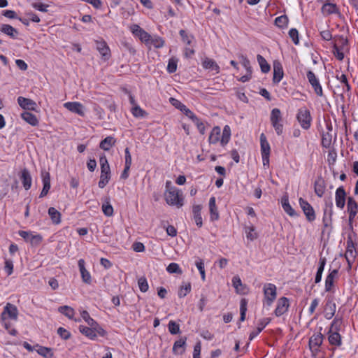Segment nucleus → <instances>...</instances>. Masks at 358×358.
<instances>
[{
  "label": "nucleus",
  "mask_w": 358,
  "mask_h": 358,
  "mask_svg": "<svg viewBox=\"0 0 358 358\" xmlns=\"http://www.w3.org/2000/svg\"><path fill=\"white\" fill-rule=\"evenodd\" d=\"M115 143V139L112 136H107L100 142L99 147L103 150H109Z\"/></svg>",
  "instance_id": "nucleus-39"
},
{
  "label": "nucleus",
  "mask_w": 358,
  "mask_h": 358,
  "mask_svg": "<svg viewBox=\"0 0 358 358\" xmlns=\"http://www.w3.org/2000/svg\"><path fill=\"white\" fill-rule=\"evenodd\" d=\"M189 118L192 119L194 123L196 125L199 132L201 134H204L206 128L203 122L201 121L194 114H193V116H191Z\"/></svg>",
  "instance_id": "nucleus-49"
},
{
  "label": "nucleus",
  "mask_w": 358,
  "mask_h": 358,
  "mask_svg": "<svg viewBox=\"0 0 358 358\" xmlns=\"http://www.w3.org/2000/svg\"><path fill=\"white\" fill-rule=\"evenodd\" d=\"M209 210L211 220H217L219 218V213L215 203V198L212 196L209 200Z\"/></svg>",
  "instance_id": "nucleus-34"
},
{
  "label": "nucleus",
  "mask_w": 358,
  "mask_h": 358,
  "mask_svg": "<svg viewBox=\"0 0 358 358\" xmlns=\"http://www.w3.org/2000/svg\"><path fill=\"white\" fill-rule=\"evenodd\" d=\"M191 291V284L189 282L185 284L180 287L178 292V296L180 298L185 297Z\"/></svg>",
  "instance_id": "nucleus-57"
},
{
  "label": "nucleus",
  "mask_w": 358,
  "mask_h": 358,
  "mask_svg": "<svg viewBox=\"0 0 358 358\" xmlns=\"http://www.w3.org/2000/svg\"><path fill=\"white\" fill-rule=\"evenodd\" d=\"M180 36L182 38V41L186 43L187 45H190L192 43V36L187 34V33L183 30L181 29L179 32Z\"/></svg>",
  "instance_id": "nucleus-64"
},
{
  "label": "nucleus",
  "mask_w": 358,
  "mask_h": 358,
  "mask_svg": "<svg viewBox=\"0 0 358 358\" xmlns=\"http://www.w3.org/2000/svg\"><path fill=\"white\" fill-rule=\"evenodd\" d=\"M18 234L27 242H29L33 245H38L43 239L40 234H33L31 231H19Z\"/></svg>",
  "instance_id": "nucleus-13"
},
{
  "label": "nucleus",
  "mask_w": 358,
  "mask_h": 358,
  "mask_svg": "<svg viewBox=\"0 0 358 358\" xmlns=\"http://www.w3.org/2000/svg\"><path fill=\"white\" fill-rule=\"evenodd\" d=\"M164 40L158 36H155L152 37L150 36V39L148 44L152 45L155 48H161L164 45Z\"/></svg>",
  "instance_id": "nucleus-45"
},
{
  "label": "nucleus",
  "mask_w": 358,
  "mask_h": 358,
  "mask_svg": "<svg viewBox=\"0 0 358 358\" xmlns=\"http://www.w3.org/2000/svg\"><path fill=\"white\" fill-rule=\"evenodd\" d=\"M323 335L321 333L313 334L309 340V345L311 349L317 350L322 345L323 341Z\"/></svg>",
  "instance_id": "nucleus-27"
},
{
  "label": "nucleus",
  "mask_w": 358,
  "mask_h": 358,
  "mask_svg": "<svg viewBox=\"0 0 358 358\" xmlns=\"http://www.w3.org/2000/svg\"><path fill=\"white\" fill-rule=\"evenodd\" d=\"M255 229L252 226L246 227L245 234L248 239L250 241H254L257 238V235L254 232Z\"/></svg>",
  "instance_id": "nucleus-63"
},
{
  "label": "nucleus",
  "mask_w": 358,
  "mask_h": 358,
  "mask_svg": "<svg viewBox=\"0 0 358 358\" xmlns=\"http://www.w3.org/2000/svg\"><path fill=\"white\" fill-rule=\"evenodd\" d=\"M348 50V41L347 38L340 36L336 40L333 46V53L337 59L342 61L344 58V52Z\"/></svg>",
  "instance_id": "nucleus-5"
},
{
  "label": "nucleus",
  "mask_w": 358,
  "mask_h": 358,
  "mask_svg": "<svg viewBox=\"0 0 358 358\" xmlns=\"http://www.w3.org/2000/svg\"><path fill=\"white\" fill-rule=\"evenodd\" d=\"M133 115L136 117H143L145 115L146 113L140 106L135 105L131 110Z\"/></svg>",
  "instance_id": "nucleus-59"
},
{
  "label": "nucleus",
  "mask_w": 358,
  "mask_h": 358,
  "mask_svg": "<svg viewBox=\"0 0 358 358\" xmlns=\"http://www.w3.org/2000/svg\"><path fill=\"white\" fill-rule=\"evenodd\" d=\"M168 329L170 334L173 335L180 333V325L173 320L169 321L168 324Z\"/></svg>",
  "instance_id": "nucleus-51"
},
{
  "label": "nucleus",
  "mask_w": 358,
  "mask_h": 358,
  "mask_svg": "<svg viewBox=\"0 0 358 358\" xmlns=\"http://www.w3.org/2000/svg\"><path fill=\"white\" fill-rule=\"evenodd\" d=\"M201 208L202 207L201 205H194L192 206V213L194 220L195 221L196 224L199 227H201L203 224L202 217L201 215Z\"/></svg>",
  "instance_id": "nucleus-31"
},
{
  "label": "nucleus",
  "mask_w": 358,
  "mask_h": 358,
  "mask_svg": "<svg viewBox=\"0 0 358 358\" xmlns=\"http://www.w3.org/2000/svg\"><path fill=\"white\" fill-rule=\"evenodd\" d=\"M328 339L329 343L332 345L340 346L342 343L341 336L338 332L329 331Z\"/></svg>",
  "instance_id": "nucleus-40"
},
{
  "label": "nucleus",
  "mask_w": 358,
  "mask_h": 358,
  "mask_svg": "<svg viewBox=\"0 0 358 358\" xmlns=\"http://www.w3.org/2000/svg\"><path fill=\"white\" fill-rule=\"evenodd\" d=\"M289 37L292 38L293 43L295 44V45H298L299 43V31L296 29L295 28H292L289 31Z\"/></svg>",
  "instance_id": "nucleus-62"
},
{
  "label": "nucleus",
  "mask_w": 358,
  "mask_h": 358,
  "mask_svg": "<svg viewBox=\"0 0 358 358\" xmlns=\"http://www.w3.org/2000/svg\"><path fill=\"white\" fill-rule=\"evenodd\" d=\"M288 23V18L286 15H281L275 18V24L278 27H286Z\"/></svg>",
  "instance_id": "nucleus-55"
},
{
  "label": "nucleus",
  "mask_w": 358,
  "mask_h": 358,
  "mask_svg": "<svg viewBox=\"0 0 358 358\" xmlns=\"http://www.w3.org/2000/svg\"><path fill=\"white\" fill-rule=\"evenodd\" d=\"M36 347L38 348L36 350L38 354L43 356L45 358H52L53 357V353L52 352V349L50 348L41 346L39 345H36Z\"/></svg>",
  "instance_id": "nucleus-43"
},
{
  "label": "nucleus",
  "mask_w": 358,
  "mask_h": 358,
  "mask_svg": "<svg viewBox=\"0 0 358 358\" xmlns=\"http://www.w3.org/2000/svg\"><path fill=\"white\" fill-rule=\"evenodd\" d=\"M20 179L24 188L26 190L29 189L31 186L32 179L29 171L27 169H24L22 171Z\"/></svg>",
  "instance_id": "nucleus-26"
},
{
  "label": "nucleus",
  "mask_w": 358,
  "mask_h": 358,
  "mask_svg": "<svg viewBox=\"0 0 358 358\" xmlns=\"http://www.w3.org/2000/svg\"><path fill=\"white\" fill-rule=\"evenodd\" d=\"M17 103L19 106L24 110H36V103L30 99L19 96L17 98Z\"/></svg>",
  "instance_id": "nucleus-19"
},
{
  "label": "nucleus",
  "mask_w": 358,
  "mask_h": 358,
  "mask_svg": "<svg viewBox=\"0 0 358 358\" xmlns=\"http://www.w3.org/2000/svg\"><path fill=\"white\" fill-rule=\"evenodd\" d=\"M240 59V62L243 65V66L245 69L246 71H252V68L250 66V62L249 59L244 55H241L238 57Z\"/></svg>",
  "instance_id": "nucleus-60"
},
{
  "label": "nucleus",
  "mask_w": 358,
  "mask_h": 358,
  "mask_svg": "<svg viewBox=\"0 0 358 358\" xmlns=\"http://www.w3.org/2000/svg\"><path fill=\"white\" fill-rule=\"evenodd\" d=\"M78 264L83 281L85 283L90 284L92 282L91 275L89 273V271L85 268V262L84 259H79Z\"/></svg>",
  "instance_id": "nucleus-21"
},
{
  "label": "nucleus",
  "mask_w": 358,
  "mask_h": 358,
  "mask_svg": "<svg viewBox=\"0 0 358 358\" xmlns=\"http://www.w3.org/2000/svg\"><path fill=\"white\" fill-rule=\"evenodd\" d=\"M202 65H203V67L206 69H208L210 71H215L216 73H218L220 72V66L212 59L206 58L203 60Z\"/></svg>",
  "instance_id": "nucleus-36"
},
{
  "label": "nucleus",
  "mask_w": 358,
  "mask_h": 358,
  "mask_svg": "<svg viewBox=\"0 0 358 358\" xmlns=\"http://www.w3.org/2000/svg\"><path fill=\"white\" fill-rule=\"evenodd\" d=\"M283 69L280 62H274L273 64V81L274 83H278L283 78Z\"/></svg>",
  "instance_id": "nucleus-24"
},
{
  "label": "nucleus",
  "mask_w": 358,
  "mask_h": 358,
  "mask_svg": "<svg viewBox=\"0 0 358 358\" xmlns=\"http://www.w3.org/2000/svg\"><path fill=\"white\" fill-rule=\"evenodd\" d=\"M48 215L55 224L61 223V213L54 207H50L48 209Z\"/></svg>",
  "instance_id": "nucleus-38"
},
{
  "label": "nucleus",
  "mask_w": 358,
  "mask_h": 358,
  "mask_svg": "<svg viewBox=\"0 0 358 358\" xmlns=\"http://www.w3.org/2000/svg\"><path fill=\"white\" fill-rule=\"evenodd\" d=\"M195 265L201 274L202 280L204 281L206 279V274L203 261L201 259L198 258L195 262Z\"/></svg>",
  "instance_id": "nucleus-52"
},
{
  "label": "nucleus",
  "mask_w": 358,
  "mask_h": 358,
  "mask_svg": "<svg viewBox=\"0 0 358 358\" xmlns=\"http://www.w3.org/2000/svg\"><path fill=\"white\" fill-rule=\"evenodd\" d=\"M346 192L343 186L337 188L335 193V201L337 208L343 209L345 204Z\"/></svg>",
  "instance_id": "nucleus-17"
},
{
  "label": "nucleus",
  "mask_w": 358,
  "mask_h": 358,
  "mask_svg": "<svg viewBox=\"0 0 358 358\" xmlns=\"http://www.w3.org/2000/svg\"><path fill=\"white\" fill-rule=\"evenodd\" d=\"M336 303L332 302V301H328L326 303V313H325V317L327 319V320H330L333 317V316L334 315L335 313H336Z\"/></svg>",
  "instance_id": "nucleus-41"
},
{
  "label": "nucleus",
  "mask_w": 358,
  "mask_h": 358,
  "mask_svg": "<svg viewBox=\"0 0 358 358\" xmlns=\"http://www.w3.org/2000/svg\"><path fill=\"white\" fill-rule=\"evenodd\" d=\"M264 306L270 307L277 296V287L273 283H265L263 286Z\"/></svg>",
  "instance_id": "nucleus-4"
},
{
  "label": "nucleus",
  "mask_w": 358,
  "mask_h": 358,
  "mask_svg": "<svg viewBox=\"0 0 358 358\" xmlns=\"http://www.w3.org/2000/svg\"><path fill=\"white\" fill-rule=\"evenodd\" d=\"M17 316L18 310L17 307L13 304L8 303L4 307L3 310L1 314V320H6V319H7L8 317L11 320L16 321L17 320Z\"/></svg>",
  "instance_id": "nucleus-11"
},
{
  "label": "nucleus",
  "mask_w": 358,
  "mask_h": 358,
  "mask_svg": "<svg viewBox=\"0 0 358 358\" xmlns=\"http://www.w3.org/2000/svg\"><path fill=\"white\" fill-rule=\"evenodd\" d=\"M58 311L64 315L69 319H73L75 315L73 308L69 306H62L59 307Z\"/></svg>",
  "instance_id": "nucleus-44"
},
{
  "label": "nucleus",
  "mask_w": 358,
  "mask_h": 358,
  "mask_svg": "<svg viewBox=\"0 0 358 358\" xmlns=\"http://www.w3.org/2000/svg\"><path fill=\"white\" fill-rule=\"evenodd\" d=\"M169 102L171 103L172 106H173L176 108L179 109L181 112H182L188 117L193 116L194 113L179 100H178L175 98L171 97L169 99Z\"/></svg>",
  "instance_id": "nucleus-22"
},
{
  "label": "nucleus",
  "mask_w": 358,
  "mask_h": 358,
  "mask_svg": "<svg viewBox=\"0 0 358 358\" xmlns=\"http://www.w3.org/2000/svg\"><path fill=\"white\" fill-rule=\"evenodd\" d=\"M257 59L261 67V71L264 73H268L270 71V65L267 63L265 58L260 55H257Z\"/></svg>",
  "instance_id": "nucleus-47"
},
{
  "label": "nucleus",
  "mask_w": 358,
  "mask_h": 358,
  "mask_svg": "<svg viewBox=\"0 0 358 358\" xmlns=\"http://www.w3.org/2000/svg\"><path fill=\"white\" fill-rule=\"evenodd\" d=\"M65 108L69 111L78 114L80 116L85 115L84 106L80 102H66L64 104Z\"/></svg>",
  "instance_id": "nucleus-18"
},
{
  "label": "nucleus",
  "mask_w": 358,
  "mask_h": 358,
  "mask_svg": "<svg viewBox=\"0 0 358 358\" xmlns=\"http://www.w3.org/2000/svg\"><path fill=\"white\" fill-rule=\"evenodd\" d=\"M347 211L349 214V222H352L358 213V204L351 196L348 198Z\"/></svg>",
  "instance_id": "nucleus-16"
},
{
  "label": "nucleus",
  "mask_w": 358,
  "mask_h": 358,
  "mask_svg": "<svg viewBox=\"0 0 358 358\" xmlns=\"http://www.w3.org/2000/svg\"><path fill=\"white\" fill-rule=\"evenodd\" d=\"M130 29L134 35L138 36L142 42L148 45L150 39V34L140 27L138 24L131 25Z\"/></svg>",
  "instance_id": "nucleus-14"
},
{
  "label": "nucleus",
  "mask_w": 358,
  "mask_h": 358,
  "mask_svg": "<svg viewBox=\"0 0 358 358\" xmlns=\"http://www.w3.org/2000/svg\"><path fill=\"white\" fill-rule=\"evenodd\" d=\"M332 208H333V203L331 201H329V203H326V208L324 210V217H323V222H324V225L327 226V223L326 222L327 216L331 218L332 215Z\"/></svg>",
  "instance_id": "nucleus-50"
},
{
  "label": "nucleus",
  "mask_w": 358,
  "mask_h": 358,
  "mask_svg": "<svg viewBox=\"0 0 358 358\" xmlns=\"http://www.w3.org/2000/svg\"><path fill=\"white\" fill-rule=\"evenodd\" d=\"M167 272L169 273H182V270L180 269L179 265L176 263H171L166 268Z\"/></svg>",
  "instance_id": "nucleus-58"
},
{
  "label": "nucleus",
  "mask_w": 358,
  "mask_h": 358,
  "mask_svg": "<svg viewBox=\"0 0 358 358\" xmlns=\"http://www.w3.org/2000/svg\"><path fill=\"white\" fill-rule=\"evenodd\" d=\"M322 12L324 15L338 14L341 15L339 9L335 3H326L322 7Z\"/></svg>",
  "instance_id": "nucleus-28"
},
{
  "label": "nucleus",
  "mask_w": 358,
  "mask_h": 358,
  "mask_svg": "<svg viewBox=\"0 0 358 358\" xmlns=\"http://www.w3.org/2000/svg\"><path fill=\"white\" fill-rule=\"evenodd\" d=\"M20 116L23 120L33 127L38 124V120L36 116L29 112H23Z\"/></svg>",
  "instance_id": "nucleus-30"
},
{
  "label": "nucleus",
  "mask_w": 358,
  "mask_h": 358,
  "mask_svg": "<svg viewBox=\"0 0 358 358\" xmlns=\"http://www.w3.org/2000/svg\"><path fill=\"white\" fill-rule=\"evenodd\" d=\"M282 207L285 212H286L289 216L294 217L297 216V213L294 210V208L291 206L289 202L288 196L285 195L281 199Z\"/></svg>",
  "instance_id": "nucleus-29"
},
{
  "label": "nucleus",
  "mask_w": 358,
  "mask_h": 358,
  "mask_svg": "<svg viewBox=\"0 0 358 358\" xmlns=\"http://www.w3.org/2000/svg\"><path fill=\"white\" fill-rule=\"evenodd\" d=\"M289 301L286 297H281L278 299L277 306L275 310V315L277 317L283 315L288 309Z\"/></svg>",
  "instance_id": "nucleus-20"
},
{
  "label": "nucleus",
  "mask_w": 358,
  "mask_h": 358,
  "mask_svg": "<svg viewBox=\"0 0 358 358\" xmlns=\"http://www.w3.org/2000/svg\"><path fill=\"white\" fill-rule=\"evenodd\" d=\"M296 119L303 129H308L311 126L312 117L306 107L300 108L296 114Z\"/></svg>",
  "instance_id": "nucleus-6"
},
{
  "label": "nucleus",
  "mask_w": 358,
  "mask_h": 358,
  "mask_svg": "<svg viewBox=\"0 0 358 358\" xmlns=\"http://www.w3.org/2000/svg\"><path fill=\"white\" fill-rule=\"evenodd\" d=\"M82 318L87 323V324L91 326L96 325V322L90 317L89 313L87 310H83L80 313Z\"/></svg>",
  "instance_id": "nucleus-53"
},
{
  "label": "nucleus",
  "mask_w": 358,
  "mask_h": 358,
  "mask_svg": "<svg viewBox=\"0 0 358 358\" xmlns=\"http://www.w3.org/2000/svg\"><path fill=\"white\" fill-rule=\"evenodd\" d=\"M231 138V129L229 125H225L223 128L222 136L221 129L218 126L213 128L208 138L210 144H216L219 141L222 146H225Z\"/></svg>",
  "instance_id": "nucleus-1"
},
{
  "label": "nucleus",
  "mask_w": 358,
  "mask_h": 358,
  "mask_svg": "<svg viewBox=\"0 0 358 358\" xmlns=\"http://www.w3.org/2000/svg\"><path fill=\"white\" fill-rule=\"evenodd\" d=\"M338 270L333 269L329 271L325 279V291L330 292L331 290L332 287L334 286V280L338 276Z\"/></svg>",
  "instance_id": "nucleus-23"
},
{
  "label": "nucleus",
  "mask_w": 358,
  "mask_h": 358,
  "mask_svg": "<svg viewBox=\"0 0 358 358\" xmlns=\"http://www.w3.org/2000/svg\"><path fill=\"white\" fill-rule=\"evenodd\" d=\"M336 78L342 85V93L348 92L350 91L351 87L345 74L338 73Z\"/></svg>",
  "instance_id": "nucleus-37"
},
{
  "label": "nucleus",
  "mask_w": 358,
  "mask_h": 358,
  "mask_svg": "<svg viewBox=\"0 0 358 358\" xmlns=\"http://www.w3.org/2000/svg\"><path fill=\"white\" fill-rule=\"evenodd\" d=\"M346 244L347 246L346 251L345 253V257L348 262V268L350 269L352 268V265L353 264V262L355 261L357 252L355 249V245L350 237L348 238Z\"/></svg>",
  "instance_id": "nucleus-9"
},
{
  "label": "nucleus",
  "mask_w": 358,
  "mask_h": 358,
  "mask_svg": "<svg viewBox=\"0 0 358 358\" xmlns=\"http://www.w3.org/2000/svg\"><path fill=\"white\" fill-rule=\"evenodd\" d=\"M271 322V319L266 317L261 319L258 322V327L255 331H253L250 334V340L255 338Z\"/></svg>",
  "instance_id": "nucleus-25"
},
{
  "label": "nucleus",
  "mask_w": 358,
  "mask_h": 358,
  "mask_svg": "<svg viewBox=\"0 0 358 358\" xmlns=\"http://www.w3.org/2000/svg\"><path fill=\"white\" fill-rule=\"evenodd\" d=\"M270 120L277 135H282L283 133V124L282 123V118L280 109L275 108L271 110Z\"/></svg>",
  "instance_id": "nucleus-7"
},
{
  "label": "nucleus",
  "mask_w": 358,
  "mask_h": 358,
  "mask_svg": "<svg viewBox=\"0 0 358 358\" xmlns=\"http://www.w3.org/2000/svg\"><path fill=\"white\" fill-rule=\"evenodd\" d=\"M96 48L101 55L102 59L104 61L108 60L111 57L110 50L107 43L101 41H96Z\"/></svg>",
  "instance_id": "nucleus-15"
},
{
  "label": "nucleus",
  "mask_w": 358,
  "mask_h": 358,
  "mask_svg": "<svg viewBox=\"0 0 358 358\" xmlns=\"http://www.w3.org/2000/svg\"><path fill=\"white\" fill-rule=\"evenodd\" d=\"M79 330L83 334L92 340H94L96 338V333H94V330H93L92 327H88L80 325Z\"/></svg>",
  "instance_id": "nucleus-42"
},
{
  "label": "nucleus",
  "mask_w": 358,
  "mask_h": 358,
  "mask_svg": "<svg viewBox=\"0 0 358 358\" xmlns=\"http://www.w3.org/2000/svg\"><path fill=\"white\" fill-rule=\"evenodd\" d=\"M178 59L176 57H172L169 59L166 70L169 73H173L177 70Z\"/></svg>",
  "instance_id": "nucleus-46"
},
{
  "label": "nucleus",
  "mask_w": 358,
  "mask_h": 358,
  "mask_svg": "<svg viewBox=\"0 0 358 358\" xmlns=\"http://www.w3.org/2000/svg\"><path fill=\"white\" fill-rule=\"evenodd\" d=\"M306 76L315 94L319 96H322L323 95L322 87L315 73L312 71H308Z\"/></svg>",
  "instance_id": "nucleus-12"
},
{
  "label": "nucleus",
  "mask_w": 358,
  "mask_h": 358,
  "mask_svg": "<svg viewBox=\"0 0 358 358\" xmlns=\"http://www.w3.org/2000/svg\"><path fill=\"white\" fill-rule=\"evenodd\" d=\"M99 163L101 166V175L98 185L102 189L108 183L110 179V168L108 159L104 155L100 157Z\"/></svg>",
  "instance_id": "nucleus-3"
},
{
  "label": "nucleus",
  "mask_w": 358,
  "mask_h": 358,
  "mask_svg": "<svg viewBox=\"0 0 358 358\" xmlns=\"http://www.w3.org/2000/svg\"><path fill=\"white\" fill-rule=\"evenodd\" d=\"M0 31L13 38H16L18 35V31L16 29L6 24L1 25Z\"/></svg>",
  "instance_id": "nucleus-32"
},
{
  "label": "nucleus",
  "mask_w": 358,
  "mask_h": 358,
  "mask_svg": "<svg viewBox=\"0 0 358 358\" xmlns=\"http://www.w3.org/2000/svg\"><path fill=\"white\" fill-rule=\"evenodd\" d=\"M314 189L316 195L319 197H322L325 191V183L324 180L320 178L317 179L314 184Z\"/></svg>",
  "instance_id": "nucleus-33"
},
{
  "label": "nucleus",
  "mask_w": 358,
  "mask_h": 358,
  "mask_svg": "<svg viewBox=\"0 0 358 358\" xmlns=\"http://www.w3.org/2000/svg\"><path fill=\"white\" fill-rule=\"evenodd\" d=\"M247 304H248V301L245 299H243L241 301V304H240V313H241L240 321L241 322L244 321L245 319V315H246V311H247Z\"/></svg>",
  "instance_id": "nucleus-54"
},
{
  "label": "nucleus",
  "mask_w": 358,
  "mask_h": 358,
  "mask_svg": "<svg viewBox=\"0 0 358 358\" xmlns=\"http://www.w3.org/2000/svg\"><path fill=\"white\" fill-rule=\"evenodd\" d=\"M260 146L263 165L264 166H268L271 147L264 133L260 135Z\"/></svg>",
  "instance_id": "nucleus-8"
},
{
  "label": "nucleus",
  "mask_w": 358,
  "mask_h": 358,
  "mask_svg": "<svg viewBox=\"0 0 358 358\" xmlns=\"http://www.w3.org/2000/svg\"><path fill=\"white\" fill-rule=\"evenodd\" d=\"M343 323L342 318L338 317L337 316L334 319L331 324V331L339 332Z\"/></svg>",
  "instance_id": "nucleus-48"
},
{
  "label": "nucleus",
  "mask_w": 358,
  "mask_h": 358,
  "mask_svg": "<svg viewBox=\"0 0 358 358\" xmlns=\"http://www.w3.org/2000/svg\"><path fill=\"white\" fill-rule=\"evenodd\" d=\"M102 211L105 215L110 217L113 214V208L109 201H106L102 205Z\"/></svg>",
  "instance_id": "nucleus-56"
},
{
  "label": "nucleus",
  "mask_w": 358,
  "mask_h": 358,
  "mask_svg": "<svg viewBox=\"0 0 358 358\" xmlns=\"http://www.w3.org/2000/svg\"><path fill=\"white\" fill-rule=\"evenodd\" d=\"M138 287H139V289L142 292H145L148 291V288H149V286H148V283L147 282V280L144 277H142V278H140L138 280Z\"/></svg>",
  "instance_id": "nucleus-61"
},
{
  "label": "nucleus",
  "mask_w": 358,
  "mask_h": 358,
  "mask_svg": "<svg viewBox=\"0 0 358 358\" xmlns=\"http://www.w3.org/2000/svg\"><path fill=\"white\" fill-rule=\"evenodd\" d=\"M165 201L167 204L181 208L184 204V198L180 189L176 187H171L164 194Z\"/></svg>",
  "instance_id": "nucleus-2"
},
{
  "label": "nucleus",
  "mask_w": 358,
  "mask_h": 358,
  "mask_svg": "<svg viewBox=\"0 0 358 358\" xmlns=\"http://www.w3.org/2000/svg\"><path fill=\"white\" fill-rule=\"evenodd\" d=\"M186 344V338H180L176 341L173 346V352L175 354L182 355L185 352V345Z\"/></svg>",
  "instance_id": "nucleus-35"
},
{
  "label": "nucleus",
  "mask_w": 358,
  "mask_h": 358,
  "mask_svg": "<svg viewBox=\"0 0 358 358\" xmlns=\"http://www.w3.org/2000/svg\"><path fill=\"white\" fill-rule=\"evenodd\" d=\"M299 203L308 221H314L316 218V216L315 210L312 206L303 198H299Z\"/></svg>",
  "instance_id": "nucleus-10"
}]
</instances>
